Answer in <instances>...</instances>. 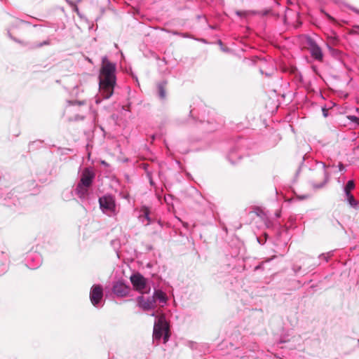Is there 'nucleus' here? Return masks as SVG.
Masks as SVG:
<instances>
[{
  "instance_id": "nucleus-3",
  "label": "nucleus",
  "mask_w": 359,
  "mask_h": 359,
  "mask_svg": "<svg viewBox=\"0 0 359 359\" xmlns=\"http://www.w3.org/2000/svg\"><path fill=\"white\" fill-rule=\"evenodd\" d=\"M100 208L102 212L109 217H114L118 214L115 198L109 194L99 198Z\"/></svg>"
},
{
  "instance_id": "nucleus-14",
  "label": "nucleus",
  "mask_w": 359,
  "mask_h": 359,
  "mask_svg": "<svg viewBox=\"0 0 359 359\" xmlns=\"http://www.w3.org/2000/svg\"><path fill=\"white\" fill-rule=\"evenodd\" d=\"M165 86L166 82L165 81H163L158 84V97L161 100H164L166 97Z\"/></svg>"
},
{
  "instance_id": "nucleus-15",
  "label": "nucleus",
  "mask_w": 359,
  "mask_h": 359,
  "mask_svg": "<svg viewBox=\"0 0 359 359\" xmlns=\"http://www.w3.org/2000/svg\"><path fill=\"white\" fill-rule=\"evenodd\" d=\"M346 197V201L348 203V204L354 208H356L358 207V201L354 198V196L350 194H345Z\"/></svg>"
},
{
  "instance_id": "nucleus-8",
  "label": "nucleus",
  "mask_w": 359,
  "mask_h": 359,
  "mask_svg": "<svg viewBox=\"0 0 359 359\" xmlns=\"http://www.w3.org/2000/svg\"><path fill=\"white\" fill-rule=\"evenodd\" d=\"M309 45L312 57L317 60L321 61L323 57L321 48L312 39H309Z\"/></svg>"
},
{
  "instance_id": "nucleus-12",
  "label": "nucleus",
  "mask_w": 359,
  "mask_h": 359,
  "mask_svg": "<svg viewBox=\"0 0 359 359\" xmlns=\"http://www.w3.org/2000/svg\"><path fill=\"white\" fill-rule=\"evenodd\" d=\"M323 167V180L322 182L319 184H313V187L315 188H322L329 181L330 175L326 170V165L325 163H322Z\"/></svg>"
},
{
  "instance_id": "nucleus-22",
  "label": "nucleus",
  "mask_w": 359,
  "mask_h": 359,
  "mask_svg": "<svg viewBox=\"0 0 359 359\" xmlns=\"http://www.w3.org/2000/svg\"><path fill=\"white\" fill-rule=\"evenodd\" d=\"M236 14L238 15V16H241L243 15V12L241 11H236Z\"/></svg>"
},
{
  "instance_id": "nucleus-2",
  "label": "nucleus",
  "mask_w": 359,
  "mask_h": 359,
  "mask_svg": "<svg viewBox=\"0 0 359 359\" xmlns=\"http://www.w3.org/2000/svg\"><path fill=\"white\" fill-rule=\"evenodd\" d=\"M163 335L164 343H165L170 337L169 327L164 315H161L154 323L153 338L159 340Z\"/></svg>"
},
{
  "instance_id": "nucleus-1",
  "label": "nucleus",
  "mask_w": 359,
  "mask_h": 359,
  "mask_svg": "<svg viewBox=\"0 0 359 359\" xmlns=\"http://www.w3.org/2000/svg\"><path fill=\"white\" fill-rule=\"evenodd\" d=\"M116 83V65L104 57L99 74V90L103 98L109 99L111 97Z\"/></svg>"
},
{
  "instance_id": "nucleus-19",
  "label": "nucleus",
  "mask_w": 359,
  "mask_h": 359,
  "mask_svg": "<svg viewBox=\"0 0 359 359\" xmlns=\"http://www.w3.org/2000/svg\"><path fill=\"white\" fill-rule=\"evenodd\" d=\"M339 171H343V170H344V166L343 165V164H342V163H339Z\"/></svg>"
},
{
  "instance_id": "nucleus-27",
  "label": "nucleus",
  "mask_w": 359,
  "mask_h": 359,
  "mask_svg": "<svg viewBox=\"0 0 359 359\" xmlns=\"http://www.w3.org/2000/svg\"><path fill=\"white\" fill-rule=\"evenodd\" d=\"M151 316H156V314H155V313H153L151 314Z\"/></svg>"
},
{
  "instance_id": "nucleus-13",
  "label": "nucleus",
  "mask_w": 359,
  "mask_h": 359,
  "mask_svg": "<svg viewBox=\"0 0 359 359\" xmlns=\"http://www.w3.org/2000/svg\"><path fill=\"white\" fill-rule=\"evenodd\" d=\"M152 297L154 298L155 302L158 300L161 304V306L166 304L168 299L165 293L161 290H156Z\"/></svg>"
},
{
  "instance_id": "nucleus-5",
  "label": "nucleus",
  "mask_w": 359,
  "mask_h": 359,
  "mask_svg": "<svg viewBox=\"0 0 359 359\" xmlns=\"http://www.w3.org/2000/svg\"><path fill=\"white\" fill-rule=\"evenodd\" d=\"M130 280L134 287L141 293L147 292L145 278L140 274H134L130 277Z\"/></svg>"
},
{
  "instance_id": "nucleus-7",
  "label": "nucleus",
  "mask_w": 359,
  "mask_h": 359,
  "mask_svg": "<svg viewBox=\"0 0 359 359\" xmlns=\"http://www.w3.org/2000/svg\"><path fill=\"white\" fill-rule=\"evenodd\" d=\"M137 302L139 307L144 311H149L156 307L155 299L152 297L145 298L143 296H140L137 298Z\"/></svg>"
},
{
  "instance_id": "nucleus-16",
  "label": "nucleus",
  "mask_w": 359,
  "mask_h": 359,
  "mask_svg": "<svg viewBox=\"0 0 359 359\" xmlns=\"http://www.w3.org/2000/svg\"><path fill=\"white\" fill-rule=\"evenodd\" d=\"M355 188V184L353 180H349L344 187V193L350 194L351 190Z\"/></svg>"
},
{
  "instance_id": "nucleus-18",
  "label": "nucleus",
  "mask_w": 359,
  "mask_h": 359,
  "mask_svg": "<svg viewBox=\"0 0 359 359\" xmlns=\"http://www.w3.org/2000/svg\"><path fill=\"white\" fill-rule=\"evenodd\" d=\"M8 269V266L6 264H3L1 265V269H0V276L3 273H4Z\"/></svg>"
},
{
  "instance_id": "nucleus-24",
  "label": "nucleus",
  "mask_w": 359,
  "mask_h": 359,
  "mask_svg": "<svg viewBox=\"0 0 359 359\" xmlns=\"http://www.w3.org/2000/svg\"><path fill=\"white\" fill-rule=\"evenodd\" d=\"M256 213L258 216H261V214H263V212L262 211H257V212H256Z\"/></svg>"
},
{
  "instance_id": "nucleus-10",
  "label": "nucleus",
  "mask_w": 359,
  "mask_h": 359,
  "mask_svg": "<svg viewBox=\"0 0 359 359\" xmlns=\"http://www.w3.org/2000/svg\"><path fill=\"white\" fill-rule=\"evenodd\" d=\"M90 187L88 186H84L80 183H78L75 191L76 195L81 198V199H86L88 195V190Z\"/></svg>"
},
{
  "instance_id": "nucleus-11",
  "label": "nucleus",
  "mask_w": 359,
  "mask_h": 359,
  "mask_svg": "<svg viewBox=\"0 0 359 359\" xmlns=\"http://www.w3.org/2000/svg\"><path fill=\"white\" fill-rule=\"evenodd\" d=\"M140 212L141 214L139 216L140 219L145 225H149L151 222V219L149 217V209L146 206H143L140 210Z\"/></svg>"
},
{
  "instance_id": "nucleus-26",
  "label": "nucleus",
  "mask_w": 359,
  "mask_h": 359,
  "mask_svg": "<svg viewBox=\"0 0 359 359\" xmlns=\"http://www.w3.org/2000/svg\"><path fill=\"white\" fill-rule=\"evenodd\" d=\"M353 11L355 13H359V11L355 8H353Z\"/></svg>"
},
{
  "instance_id": "nucleus-25",
  "label": "nucleus",
  "mask_w": 359,
  "mask_h": 359,
  "mask_svg": "<svg viewBox=\"0 0 359 359\" xmlns=\"http://www.w3.org/2000/svg\"><path fill=\"white\" fill-rule=\"evenodd\" d=\"M74 103H76V104H79V105H80V104H84V102H75Z\"/></svg>"
},
{
  "instance_id": "nucleus-23",
  "label": "nucleus",
  "mask_w": 359,
  "mask_h": 359,
  "mask_svg": "<svg viewBox=\"0 0 359 359\" xmlns=\"http://www.w3.org/2000/svg\"><path fill=\"white\" fill-rule=\"evenodd\" d=\"M323 115H324V116H327V111L325 109H323Z\"/></svg>"
},
{
  "instance_id": "nucleus-9",
  "label": "nucleus",
  "mask_w": 359,
  "mask_h": 359,
  "mask_svg": "<svg viewBox=\"0 0 359 359\" xmlns=\"http://www.w3.org/2000/svg\"><path fill=\"white\" fill-rule=\"evenodd\" d=\"M113 292L118 297H125L128 293V287L122 283H116L113 286Z\"/></svg>"
},
{
  "instance_id": "nucleus-4",
  "label": "nucleus",
  "mask_w": 359,
  "mask_h": 359,
  "mask_svg": "<svg viewBox=\"0 0 359 359\" xmlns=\"http://www.w3.org/2000/svg\"><path fill=\"white\" fill-rule=\"evenodd\" d=\"M103 297L102 287L100 285H94L90 292V299L95 306H99V304Z\"/></svg>"
},
{
  "instance_id": "nucleus-20",
  "label": "nucleus",
  "mask_w": 359,
  "mask_h": 359,
  "mask_svg": "<svg viewBox=\"0 0 359 359\" xmlns=\"http://www.w3.org/2000/svg\"><path fill=\"white\" fill-rule=\"evenodd\" d=\"M39 265H40V262H39L38 264L36 266L29 265V267L30 269H33L37 268Z\"/></svg>"
},
{
  "instance_id": "nucleus-6",
  "label": "nucleus",
  "mask_w": 359,
  "mask_h": 359,
  "mask_svg": "<svg viewBox=\"0 0 359 359\" xmlns=\"http://www.w3.org/2000/svg\"><path fill=\"white\" fill-rule=\"evenodd\" d=\"M95 177V174L94 171L90 168H86L81 172V179L79 183L90 187Z\"/></svg>"
},
{
  "instance_id": "nucleus-21",
  "label": "nucleus",
  "mask_w": 359,
  "mask_h": 359,
  "mask_svg": "<svg viewBox=\"0 0 359 359\" xmlns=\"http://www.w3.org/2000/svg\"><path fill=\"white\" fill-rule=\"evenodd\" d=\"M49 44V42L48 41H43V43H41L39 46H41L42 45H48Z\"/></svg>"
},
{
  "instance_id": "nucleus-17",
  "label": "nucleus",
  "mask_w": 359,
  "mask_h": 359,
  "mask_svg": "<svg viewBox=\"0 0 359 359\" xmlns=\"http://www.w3.org/2000/svg\"><path fill=\"white\" fill-rule=\"evenodd\" d=\"M331 256V254L330 253H327V254H322L319 256V258L320 259H323L325 262H328V259Z\"/></svg>"
}]
</instances>
